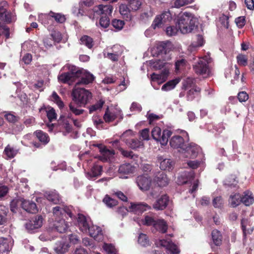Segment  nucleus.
Masks as SVG:
<instances>
[{"label": "nucleus", "mask_w": 254, "mask_h": 254, "mask_svg": "<svg viewBox=\"0 0 254 254\" xmlns=\"http://www.w3.org/2000/svg\"><path fill=\"white\" fill-rule=\"evenodd\" d=\"M64 68H67L69 71L63 73L58 76L59 80L63 83L70 85L75 82L77 78L80 77V79L76 82V86L79 84H89L94 80L93 74L85 70L78 69L74 65L67 64Z\"/></svg>", "instance_id": "1"}, {"label": "nucleus", "mask_w": 254, "mask_h": 254, "mask_svg": "<svg viewBox=\"0 0 254 254\" xmlns=\"http://www.w3.org/2000/svg\"><path fill=\"white\" fill-rule=\"evenodd\" d=\"M72 100L75 103L71 102L68 105L69 111L76 116L82 114L84 110L78 109L77 107H85L91 98V93L83 88L75 87L72 92Z\"/></svg>", "instance_id": "2"}, {"label": "nucleus", "mask_w": 254, "mask_h": 254, "mask_svg": "<svg viewBox=\"0 0 254 254\" xmlns=\"http://www.w3.org/2000/svg\"><path fill=\"white\" fill-rule=\"evenodd\" d=\"M71 206H57L53 208V215L55 217L54 224V230L57 231L60 233H64L69 227L68 223L65 221L64 217L66 215L71 218H72L71 212Z\"/></svg>", "instance_id": "3"}, {"label": "nucleus", "mask_w": 254, "mask_h": 254, "mask_svg": "<svg viewBox=\"0 0 254 254\" xmlns=\"http://www.w3.org/2000/svg\"><path fill=\"white\" fill-rule=\"evenodd\" d=\"M196 19L192 15L185 12L180 15L178 19V27L182 34L191 32L196 27Z\"/></svg>", "instance_id": "4"}, {"label": "nucleus", "mask_w": 254, "mask_h": 254, "mask_svg": "<svg viewBox=\"0 0 254 254\" xmlns=\"http://www.w3.org/2000/svg\"><path fill=\"white\" fill-rule=\"evenodd\" d=\"M172 20V15L169 10H164L161 14L157 15L151 24L153 29L163 27Z\"/></svg>", "instance_id": "5"}, {"label": "nucleus", "mask_w": 254, "mask_h": 254, "mask_svg": "<svg viewBox=\"0 0 254 254\" xmlns=\"http://www.w3.org/2000/svg\"><path fill=\"white\" fill-rule=\"evenodd\" d=\"M210 60L208 56L199 58L197 62L193 65L194 72L198 75H208L209 73L208 64Z\"/></svg>", "instance_id": "6"}, {"label": "nucleus", "mask_w": 254, "mask_h": 254, "mask_svg": "<svg viewBox=\"0 0 254 254\" xmlns=\"http://www.w3.org/2000/svg\"><path fill=\"white\" fill-rule=\"evenodd\" d=\"M151 134L154 139L159 142L162 145H166L172 132L168 129H165L162 132L159 127H155L152 129Z\"/></svg>", "instance_id": "7"}, {"label": "nucleus", "mask_w": 254, "mask_h": 254, "mask_svg": "<svg viewBox=\"0 0 254 254\" xmlns=\"http://www.w3.org/2000/svg\"><path fill=\"white\" fill-rule=\"evenodd\" d=\"M121 138L128 147L133 149L143 145L141 141L133 137L132 132L130 130L124 132L121 136Z\"/></svg>", "instance_id": "8"}, {"label": "nucleus", "mask_w": 254, "mask_h": 254, "mask_svg": "<svg viewBox=\"0 0 254 254\" xmlns=\"http://www.w3.org/2000/svg\"><path fill=\"white\" fill-rule=\"evenodd\" d=\"M188 140V134L186 133V138L180 135H174L170 140V146L174 148L179 149V151L182 153L185 150V147L186 146L185 141Z\"/></svg>", "instance_id": "9"}, {"label": "nucleus", "mask_w": 254, "mask_h": 254, "mask_svg": "<svg viewBox=\"0 0 254 254\" xmlns=\"http://www.w3.org/2000/svg\"><path fill=\"white\" fill-rule=\"evenodd\" d=\"M123 118L121 110L118 107H115L111 109L106 110L104 116V119L106 122H111L116 119L122 120Z\"/></svg>", "instance_id": "10"}, {"label": "nucleus", "mask_w": 254, "mask_h": 254, "mask_svg": "<svg viewBox=\"0 0 254 254\" xmlns=\"http://www.w3.org/2000/svg\"><path fill=\"white\" fill-rule=\"evenodd\" d=\"M169 71L167 70H163L160 74L153 73L151 75V83L152 86L155 89H158V87H155V83L158 85L165 82L168 78Z\"/></svg>", "instance_id": "11"}, {"label": "nucleus", "mask_w": 254, "mask_h": 254, "mask_svg": "<svg viewBox=\"0 0 254 254\" xmlns=\"http://www.w3.org/2000/svg\"><path fill=\"white\" fill-rule=\"evenodd\" d=\"M95 146H97L99 149L100 155L98 158L102 161H107L114 156L115 152L113 150L108 149L105 146L100 144H96Z\"/></svg>", "instance_id": "12"}, {"label": "nucleus", "mask_w": 254, "mask_h": 254, "mask_svg": "<svg viewBox=\"0 0 254 254\" xmlns=\"http://www.w3.org/2000/svg\"><path fill=\"white\" fill-rule=\"evenodd\" d=\"M102 172V166L98 164H94L90 171L86 173V177L90 180L94 181L101 176Z\"/></svg>", "instance_id": "13"}, {"label": "nucleus", "mask_w": 254, "mask_h": 254, "mask_svg": "<svg viewBox=\"0 0 254 254\" xmlns=\"http://www.w3.org/2000/svg\"><path fill=\"white\" fill-rule=\"evenodd\" d=\"M137 186L142 190H148L151 185V179L147 175H141L137 177L136 180Z\"/></svg>", "instance_id": "14"}, {"label": "nucleus", "mask_w": 254, "mask_h": 254, "mask_svg": "<svg viewBox=\"0 0 254 254\" xmlns=\"http://www.w3.org/2000/svg\"><path fill=\"white\" fill-rule=\"evenodd\" d=\"M185 150L182 153L186 154V157H190L191 158H195L197 154L201 151L200 147L194 143H190L186 145L185 147Z\"/></svg>", "instance_id": "15"}, {"label": "nucleus", "mask_w": 254, "mask_h": 254, "mask_svg": "<svg viewBox=\"0 0 254 254\" xmlns=\"http://www.w3.org/2000/svg\"><path fill=\"white\" fill-rule=\"evenodd\" d=\"M157 245L165 247L170 254H179L180 253L177 246L172 243L170 240H160L157 243Z\"/></svg>", "instance_id": "16"}, {"label": "nucleus", "mask_w": 254, "mask_h": 254, "mask_svg": "<svg viewBox=\"0 0 254 254\" xmlns=\"http://www.w3.org/2000/svg\"><path fill=\"white\" fill-rule=\"evenodd\" d=\"M42 221L41 216H35L25 224V227L29 232L32 233L33 230L41 227Z\"/></svg>", "instance_id": "17"}, {"label": "nucleus", "mask_w": 254, "mask_h": 254, "mask_svg": "<svg viewBox=\"0 0 254 254\" xmlns=\"http://www.w3.org/2000/svg\"><path fill=\"white\" fill-rule=\"evenodd\" d=\"M113 6L110 5L100 4L95 6L93 8V11L95 14L103 15V16L111 15L113 11Z\"/></svg>", "instance_id": "18"}, {"label": "nucleus", "mask_w": 254, "mask_h": 254, "mask_svg": "<svg viewBox=\"0 0 254 254\" xmlns=\"http://www.w3.org/2000/svg\"><path fill=\"white\" fill-rule=\"evenodd\" d=\"M78 225L79 229L83 232L85 233L88 232L89 228L91 226L90 218L86 217L81 214H78L77 218Z\"/></svg>", "instance_id": "19"}, {"label": "nucleus", "mask_w": 254, "mask_h": 254, "mask_svg": "<svg viewBox=\"0 0 254 254\" xmlns=\"http://www.w3.org/2000/svg\"><path fill=\"white\" fill-rule=\"evenodd\" d=\"M169 202V196L166 194H163L156 199L153 207L156 210H164L167 206Z\"/></svg>", "instance_id": "20"}, {"label": "nucleus", "mask_w": 254, "mask_h": 254, "mask_svg": "<svg viewBox=\"0 0 254 254\" xmlns=\"http://www.w3.org/2000/svg\"><path fill=\"white\" fill-rule=\"evenodd\" d=\"M13 244L11 238H0V254L7 253L11 250Z\"/></svg>", "instance_id": "21"}, {"label": "nucleus", "mask_w": 254, "mask_h": 254, "mask_svg": "<svg viewBox=\"0 0 254 254\" xmlns=\"http://www.w3.org/2000/svg\"><path fill=\"white\" fill-rule=\"evenodd\" d=\"M149 208L150 207L147 204L143 203H131L129 206V212L137 214L142 213Z\"/></svg>", "instance_id": "22"}, {"label": "nucleus", "mask_w": 254, "mask_h": 254, "mask_svg": "<svg viewBox=\"0 0 254 254\" xmlns=\"http://www.w3.org/2000/svg\"><path fill=\"white\" fill-rule=\"evenodd\" d=\"M89 235L97 241H101L103 239L102 230L100 227L92 225L88 230Z\"/></svg>", "instance_id": "23"}, {"label": "nucleus", "mask_w": 254, "mask_h": 254, "mask_svg": "<svg viewBox=\"0 0 254 254\" xmlns=\"http://www.w3.org/2000/svg\"><path fill=\"white\" fill-rule=\"evenodd\" d=\"M21 202L22 208L26 211L31 213H35L38 211L37 207L35 202L25 199L21 200Z\"/></svg>", "instance_id": "24"}, {"label": "nucleus", "mask_w": 254, "mask_h": 254, "mask_svg": "<svg viewBox=\"0 0 254 254\" xmlns=\"http://www.w3.org/2000/svg\"><path fill=\"white\" fill-rule=\"evenodd\" d=\"M157 158L161 170L170 171L173 169L174 163L171 159L164 158L161 156H158Z\"/></svg>", "instance_id": "25"}, {"label": "nucleus", "mask_w": 254, "mask_h": 254, "mask_svg": "<svg viewBox=\"0 0 254 254\" xmlns=\"http://www.w3.org/2000/svg\"><path fill=\"white\" fill-rule=\"evenodd\" d=\"M134 168L129 163H125L121 165L118 169V172L121 175L120 178H127V177H124L123 175L132 173L134 171Z\"/></svg>", "instance_id": "26"}, {"label": "nucleus", "mask_w": 254, "mask_h": 254, "mask_svg": "<svg viewBox=\"0 0 254 254\" xmlns=\"http://www.w3.org/2000/svg\"><path fill=\"white\" fill-rule=\"evenodd\" d=\"M45 197L54 204L59 203L61 201V197L59 194L55 190L47 191L45 193Z\"/></svg>", "instance_id": "27"}, {"label": "nucleus", "mask_w": 254, "mask_h": 254, "mask_svg": "<svg viewBox=\"0 0 254 254\" xmlns=\"http://www.w3.org/2000/svg\"><path fill=\"white\" fill-rule=\"evenodd\" d=\"M193 177V173L192 171L189 172H184L178 178V184L183 185L190 181Z\"/></svg>", "instance_id": "28"}, {"label": "nucleus", "mask_w": 254, "mask_h": 254, "mask_svg": "<svg viewBox=\"0 0 254 254\" xmlns=\"http://www.w3.org/2000/svg\"><path fill=\"white\" fill-rule=\"evenodd\" d=\"M120 49L121 47L119 45H114L112 48L113 53H108L106 56L113 61H117L122 54L121 51L118 50Z\"/></svg>", "instance_id": "29"}, {"label": "nucleus", "mask_w": 254, "mask_h": 254, "mask_svg": "<svg viewBox=\"0 0 254 254\" xmlns=\"http://www.w3.org/2000/svg\"><path fill=\"white\" fill-rule=\"evenodd\" d=\"M155 181L158 186L163 187L168 184V179L166 175L163 173H159L155 177Z\"/></svg>", "instance_id": "30"}, {"label": "nucleus", "mask_w": 254, "mask_h": 254, "mask_svg": "<svg viewBox=\"0 0 254 254\" xmlns=\"http://www.w3.org/2000/svg\"><path fill=\"white\" fill-rule=\"evenodd\" d=\"M155 229L162 233H165L168 229V225L163 219H157L153 226Z\"/></svg>", "instance_id": "31"}, {"label": "nucleus", "mask_w": 254, "mask_h": 254, "mask_svg": "<svg viewBox=\"0 0 254 254\" xmlns=\"http://www.w3.org/2000/svg\"><path fill=\"white\" fill-rule=\"evenodd\" d=\"M241 202H242L245 205L250 206L254 201V196L251 191H246L244 193V195L242 197L241 196Z\"/></svg>", "instance_id": "32"}, {"label": "nucleus", "mask_w": 254, "mask_h": 254, "mask_svg": "<svg viewBox=\"0 0 254 254\" xmlns=\"http://www.w3.org/2000/svg\"><path fill=\"white\" fill-rule=\"evenodd\" d=\"M180 78H176L170 80L164 84L161 88V90L164 91H168L173 89L176 85L180 82Z\"/></svg>", "instance_id": "33"}, {"label": "nucleus", "mask_w": 254, "mask_h": 254, "mask_svg": "<svg viewBox=\"0 0 254 254\" xmlns=\"http://www.w3.org/2000/svg\"><path fill=\"white\" fill-rule=\"evenodd\" d=\"M68 248V244L63 241L58 242L54 247L55 251L59 254H63L66 252Z\"/></svg>", "instance_id": "34"}, {"label": "nucleus", "mask_w": 254, "mask_h": 254, "mask_svg": "<svg viewBox=\"0 0 254 254\" xmlns=\"http://www.w3.org/2000/svg\"><path fill=\"white\" fill-rule=\"evenodd\" d=\"M156 220L151 214H148L145 216L144 219L138 221L139 225H144L147 226H153L156 222Z\"/></svg>", "instance_id": "35"}, {"label": "nucleus", "mask_w": 254, "mask_h": 254, "mask_svg": "<svg viewBox=\"0 0 254 254\" xmlns=\"http://www.w3.org/2000/svg\"><path fill=\"white\" fill-rule=\"evenodd\" d=\"M18 152L16 147L8 145L4 149V154L9 159L14 157Z\"/></svg>", "instance_id": "36"}, {"label": "nucleus", "mask_w": 254, "mask_h": 254, "mask_svg": "<svg viewBox=\"0 0 254 254\" xmlns=\"http://www.w3.org/2000/svg\"><path fill=\"white\" fill-rule=\"evenodd\" d=\"M241 202V195L239 193H235L230 196L229 203L232 207H235L237 206Z\"/></svg>", "instance_id": "37"}, {"label": "nucleus", "mask_w": 254, "mask_h": 254, "mask_svg": "<svg viewBox=\"0 0 254 254\" xmlns=\"http://www.w3.org/2000/svg\"><path fill=\"white\" fill-rule=\"evenodd\" d=\"M35 134L39 141L43 144H47L50 141V138L48 135L42 130H37Z\"/></svg>", "instance_id": "38"}, {"label": "nucleus", "mask_w": 254, "mask_h": 254, "mask_svg": "<svg viewBox=\"0 0 254 254\" xmlns=\"http://www.w3.org/2000/svg\"><path fill=\"white\" fill-rule=\"evenodd\" d=\"M211 236L213 242L216 246H219L221 244L222 236L219 231L217 230H213Z\"/></svg>", "instance_id": "39"}, {"label": "nucleus", "mask_w": 254, "mask_h": 254, "mask_svg": "<svg viewBox=\"0 0 254 254\" xmlns=\"http://www.w3.org/2000/svg\"><path fill=\"white\" fill-rule=\"evenodd\" d=\"M237 183L236 177L234 175H231L224 181V185L226 188H235Z\"/></svg>", "instance_id": "40"}, {"label": "nucleus", "mask_w": 254, "mask_h": 254, "mask_svg": "<svg viewBox=\"0 0 254 254\" xmlns=\"http://www.w3.org/2000/svg\"><path fill=\"white\" fill-rule=\"evenodd\" d=\"M81 44L86 46L88 48L91 49L93 46V41L90 37L84 35L80 38Z\"/></svg>", "instance_id": "41"}, {"label": "nucleus", "mask_w": 254, "mask_h": 254, "mask_svg": "<svg viewBox=\"0 0 254 254\" xmlns=\"http://www.w3.org/2000/svg\"><path fill=\"white\" fill-rule=\"evenodd\" d=\"M203 39L201 35H198L196 37V41H193L189 46V50L190 51L193 50V49L202 46L203 44Z\"/></svg>", "instance_id": "42"}, {"label": "nucleus", "mask_w": 254, "mask_h": 254, "mask_svg": "<svg viewBox=\"0 0 254 254\" xmlns=\"http://www.w3.org/2000/svg\"><path fill=\"white\" fill-rule=\"evenodd\" d=\"M47 116L50 122H52L57 119V114L55 109L51 107H48L46 110Z\"/></svg>", "instance_id": "43"}, {"label": "nucleus", "mask_w": 254, "mask_h": 254, "mask_svg": "<svg viewBox=\"0 0 254 254\" xmlns=\"http://www.w3.org/2000/svg\"><path fill=\"white\" fill-rule=\"evenodd\" d=\"M130 8L126 4H121L120 6V13L125 17L127 18H130Z\"/></svg>", "instance_id": "44"}, {"label": "nucleus", "mask_w": 254, "mask_h": 254, "mask_svg": "<svg viewBox=\"0 0 254 254\" xmlns=\"http://www.w3.org/2000/svg\"><path fill=\"white\" fill-rule=\"evenodd\" d=\"M138 242L142 246L146 247L149 244V241L146 235L141 233L138 238Z\"/></svg>", "instance_id": "45"}, {"label": "nucleus", "mask_w": 254, "mask_h": 254, "mask_svg": "<svg viewBox=\"0 0 254 254\" xmlns=\"http://www.w3.org/2000/svg\"><path fill=\"white\" fill-rule=\"evenodd\" d=\"M51 97L52 101L56 103L60 109H62L64 108V103L56 92H53Z\"/></svg>", "instance_id": "46"}, {"label": "nucleus", "mask_w": 254, "mask_h": 254, "mask_svg": "<svg viewBox=\"0 0 254 254\" xmlns=\"http://www.w3.org/2000/svg\"><path fill=\"white\" fill-rule=\"evenodd\" d=\"M195 0H174V7L179 8L186 5L190 4Z\"/></svg>", "instance_id": "47"}, {"label": "nucleus", "mask_w": 254, "mask_h": 254, "mask_svg": "<svg viewBox=\"0 0 254 254\" xmlns=\"http://www.w3.org/2000/svg\"><path fill=\"white\" fill-rule=\"evenodd\" d=\"M104 103L105 102L104 100L100 99L96 104L91 106L89 108L90 113L101 109Z\"/></svg>", "instance_id": "48"}, {"label": "nucleus", "mask_w": 254, "mask_h": 254, "mask_svg": "<svg viewBox=\"0 0 254 254\" xmlns=\"http://www.w3.org/2000/svg\"><path fill=\"white\" fill-rule=\"evenodd\" d=\"M141 4V3L139 0H130L128 6L131 10L136 11L140 8Z\"/></svg>", "instance_id": "49"}, {"label": "nucleus", "mask_w": 254, "mask_h": 254, "mask_svg": "<svg viewBox=\"0 0 254 254\" xmlns=\"http://www.w3.org/2000/svg\"><path fill=\"white\" fill-rule=\"evenodd\" d=\"M49 16H50L51 17L54 18L55 20L58 22L63 23L65 20L64 16L60 13H56L52 11H51L49 13Z\"/></svg>", "instance_id": "50"}, {"label": "nucleus", "mask_w": 254, "mask_h": 254, "mask_svg": "<svg viewBox=\"0 0 254 254\" xmlns=\"http://www.w3.org/2000/svg\"><path fill=\"white\" fill-rule=\"evenodd\" d=\"M103 202L109 207H112L117 204V201L106 195L103 199Z\"/></svg>", "instance_id": "51"}, {"label": "nucleus", "mask_w": 254, "mask_h": 254, "mask_svg": "<svg viewBox=\"0 0 254 254\" xmlns=\"http://www.w3.org/2000/svg\"><path fill=\"white\" fill-rule=\"evenodd\" d=\"M238 64L241 66H246L248 63V58L246 56L239 54L237 56Z\"/></svg>", "instance_id": "52"}, {"label": "nucleus", "mask_w": 254, "mask_h": 254, "mask_svg": "<svg viewBox=\"0 0 254 254\" xmlns=\"http://www.w3.org/2000/svg\"><path fill=\"white\" fill-rule=\"evenodd\" d=\"M21 200L13 199L10 203V210L13 213L17 212L18 206L21 205Z\"/></svg>", "instance_id": "53"}, {"label": "nucleus", "mask_w": 254, "mask_h": 254, "mask_svg": "<svg viewBox=\"0 0 254 254\" xmlns=\"http://www.w3.org/2000/svg\"><path fill=\"white\" fill-rule=\"evenodd\" d=\"M103 248L108 254H116V250L112 244H104Z\"/></svg>", "instance_id": "54"}, {"label": "nucleus", "mask_w": 254, "mask_h": 254, "mask_svg": "<svg viewBox=\"0 0 254 254\" xmlns=\"http://www.w3.org/2000/svg\"><path fill=\"white\" fill-rule=\"evenodd\" d=\"M110 24L109 16H102L100 20V25L103 28H107Z\"/></svg>", "instance_id": "55"}, {"label": "nucleus", "mask_w": 254, "mask_h": 254, "mask_svg": "<svg viewBox=\"0 0 254 254\" xmlns=\"http://www.w3.org/2000/svg\"><path fill=\"white\" fill-rule=\"evenodd\" d=\"M165 63L161 60H156L152 61L151 66L155 69H160L164 66Z\"/></svg>", "instance_id": "56"}, {"label": "nucleus", "mask_w": 254, "mask_h": 254, "mask_svg": "<svg viewBox=\"0 0 254 254\" xmlns=\"http://www.w3.org/2000/svg\"><path fill=\"white\" fill-rule=\"evenodd\" d=\"M124 24V21L118 19H114L112 22L113 26L119 30L123 28Z\"/></svg>", "instance_id": "57"}, {"label": "nucleus", "mask_w": 254, "mask_h": 254, "mask_svg": "<svg viewBox=\"0 0 254 254\" xmlns=\"http://www.w3.org/2000/svg\"><path fill=\"white\" fill-rule=\"evenodd\" d=\"M153 15L154 12L153 10L150 8L142 13L140 17L142 19L146 20L152 17Z\"/></svg>", "instance_id": "58"}, {"label": "nucleus", "mask_w": 254, "mask_h": 254, "mask_svg": "<svg viewBox=\"0 0 254 254\" xmlns=\"http://www.w3.org/2000/svg\"><path fill=\"white\" fill-rule=\"evenodd\" d=\"M179 30V28H178L174 26H171L167 27L166 32L167 35L172 36L175 35Z\"/></svg>", "instance_id": "59"}, {"label": "nucleus", "mask_w": 254, "mask_h": 254, "mask_svg": "<svg viewBox=\"0 0 254 254\" xmlns=\"http://www.w3.org/2000/svg\"><path fill=\"white\" fill-rule=\"evenodd\" d=\"M82 243L86 247H88L89 249H93L95 245L93 241L88 238H84L82 239Z\"/></svg>", "instance_id": "60"}, {"label": "nucleus", "mask_w": 254, "mask_h": 254, "mask_svg": "<svg viewBox=\"0 0 254 254\" xmlns=\"http://www.w3.org/2000/svg\"><path fill=\"white\" fill-rule=\"evenodd\" d=\"M223 199L221 196L214 198L213 200V204L215 208H221L223 205Z\"/></svg>", "instance_id": "61"}, {"label": "nucleus", "mask_w": 254, "mask_h": 254, "mask_svg": "<svg viewBox=\"0 0 254 254\" xmlns=\"http://www.w3.org/2000/svg\"><path fill=\"white\" fill-rule=\"evenodd\" d=\"M186 64V61L184 59H181L180 60H178L176 62V70L178 71L181 69H182Z\"/></svg>", "instance_id": "62"}, {"label": "nucleus", "mask_w": 254, "mask_h": 254, "mask_svg": "<svg viewBox=\"0 0 254 254\" xmlns=\"http://www.w3.org/2000/svg\"><path fill=\"white\" fill-rule=\"evenodd\" d=\"M238 99L240 102H246L249 99V95L245 91H242L238 93Z\"/></svg>", "instance_id": "63"}, {"label": "nucleus", "mask_w": 254, "mask_h": 254, "mask_svg": "<svg viewBox=\"0 0 254 254\" xmlns=\"http://www.w3.org/2000/svg\"><path fill=\"white\" fill-rule=\"evenodd\" d=\"M51 37L53 38V41H55L56 42H59L62 40V35L59 31H54L51 34Z\"/></svg>", "instance_id": "64"}]
</instances>
